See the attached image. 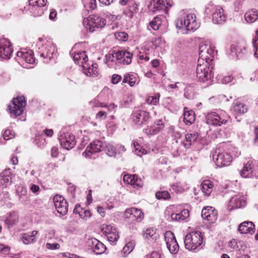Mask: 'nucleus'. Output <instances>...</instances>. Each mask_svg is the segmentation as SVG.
<instances>
[{"mask_svg": "<svg viewBox=\"0 0 258 258\" xmlns=\"http://www.w3.org/2000/svg\"><path fill=\"white\" fill-rule=\"evenodd\" d=\"M213 160L219 167L227 166L230 164L232 161V158L228 153L224 151H215V154L213 156Z\"/></svg>", "mask_w": 258, "mask_h": 258, "instance_id": "obj_11", "label": "nucleus"}, {"mask_svg": "<svg viewBox=\"0 0 258 258\" xmlns=\"http://www.w3.org/2000/svg\"><path fill=\"white\" fill-rule=\"evenodd\" d=\"M116 56L117 51H115L109 52L105 55V63L109 68L117 69L121 67L119 59Z\"/></svg>", "mask_w": 258, "mask_h": 258, "instance_id": "obj_23", "label": "nucleus"}, {"mask_svg": "<svg viewBox=\"0 0 258 258\" xmlns=\"http://www.w3.org/2000/svg\"><path fill=\"white\" fill-rule=\"evenodd\" d=\"M245 20L248 23H252L258 19V11L256 9L248 10L245 14Z\"/></svg>", "mask_w": 258, "mask_h": 258, "instance_id": "obj_40", "label": "nucleus"}, {"mask_svg": "<svg viewBox=\"0 0 258 258\" xmlns=\"http://www.w3.org/2000/svg\"><path fill=\"white\" fill-rule=\"evenodd\" d=\"M140 80L138 75L134 73H127L124 75L122 83H128L131 87L139 83Z\"/></svg>", "mask_w": 258, "mask_h": 258, "instance_id": "obj_36", "label": "nucleus"}, {"mask_svg": "<svg viewBox=\"0 0 258 258\" xmlns=\"http://www.w3.org/2000/svg\"><path fill=\"white\" fill-rule=\"evenodd\" d=\"M224 11L220 6L214 5L212 3H209L205 8V14L207 16H212L214 23L218 24L225 20V15Z\"/></svg>", "mask_w": 258, "mask_h": 258, "instance_id": "obj_5", "label": "nucleus"}, {"mask_svg": "<svg viewBox=\"0 0 258 258\" xmlns=\"http://www.w3.org/2000/svg\"><path fill=\"white\" fill-rule=\"evenodd\" d=\"M246 204V198L240 193L232 196L228 203V208L230 210L243 208Z\"/></svg>", "mask_w": 258, "mask_h": 258, "instance_id": "obj_16", "label": "nucleus"}, {"mask_svg": "<svg viewBox=\"0 0 258 258\" xmlns=\"http://www.w3.org/2000/svg\"><path fill=\"white\" fill-rule=\"evenodd\" d=\"M247 107L243 103L238 101H235L233 103V111L236 114L241 115L246 112Z\"/></svg>", "mask_w": 258, "mask_h": 258, "instance_id": "obj_39", "label": "nucleus"}, {"mask_svg": "<svg viewBox=\"0 0 258 258\" xmlns=\"http://www.w3.org/2000/svg\"><path fill=\"white\" fill-rule=\"evenodd\" d=\"M164 239L167 247L172 254H176L179 250V245L174 234L171 231H166L164 234Z\"/></svg>", "mask_w": 258, "mask_h": 258, "instance_id": "obj_14", "label": "nucleus"}, {"mask_svg": "<svg viewBox=\"0 0 258 258\" xmlns=\"http://www.w3.org/2000/svg\"><path fill=\"white\" fill-rule=\"evenodd\" d=\"M102 145L103 144L101 141L95 140L87 146L86 150L82 153V155L85 158H90L92 155L101 151Z\"/></svg>", "mask_w": 258, "mask_h": 258, "instance_id": "obj_17", "label": "nucleus"}, {"mask_svg": "<svg viewBox=\"0 0 258 258\" xmlns=\"http://www.w3.org/2000/svg\"><path fill=\"white\" fill-rule=\"evenodd\" d=\"M92 214L90 210H84L82 211L81 214H80V217L83 219L87 220V219L91 217Z\"/></svg>", "mask_w": 258, "mask_h": 258, "instance_id": "obj_60", "label": "nucleus"}, {"mask_svg": "<svg viewBox=\"0 0 258 258\" xmlns=\"http://www.w3.org/2000/svg\"><path fill=\"white\" fill-rule=\"evenodd\" d=\"M73 59L76 64L82 66V68L88 62V58L85 51L75 53L73 56Z\"/></svg>", "mask_w": 258, "mask_h": 258, "instance_id": "obj_34", "label": "nucleus"}, {"mask_svg": "<svg viewBox=\"0 0 258 258\" xmlns=\"http://www.w3.org/2000/svg\"><path fill=\"white\" fill-rule=\"evenodd\" d=\"M189 216L188 211L186 209H184L179 213H173L171 214L170 218L172 221H181L188 218Z\"/></svg>", "mask_w": 258, "mask_h": 258, "instance_id": "obj_38", "label": "nucleus"}, {"mask_svg": "<svg viewBox=\"0 0 258 258\" xmlns=\"http://www.w3.org/2000/svg\"><path fill=\"white\" fill-rule=\"evenodd\" d=\"M15 59L20 63L24 61L27 63L33 64L35 61L32 51H19Z\"/></svg>", "mask_w": 258, "mask_h": 258, "instance_id": "obj_21", "label": "nucleus"}, {"mask_svg": "<svg viewBox=\"0 0 258 258\" xmlns=\"http://www.w3.org/2000/svg\"><path fill=\"white\" fill-rule=\"evenodd\" d=\"M160 95L159 93H156L153 96L148 97L146 101L149 104L152 105H156L158 104Z\"/></svg>", "mask_w": 258, "mask_h": 258, "instance_id": "obj_47", "label": "nucleus"}, {"mask_svg": "<svg viewBox=\"0 0 258 258\" xmlns=\"http://www.w3.org/2000/svg\"><path fill=\"white\" fill-rule=\"evenodd\" d=\"M199 136L198 133H197L185 134L183 137L184 139L182 141L183 146L186 149L190 148L191 145L197 142Z\"/></svg>", "mask_w": 258, "mask_h": 258, "instance_id": "obj_29", "label": "nucleus"}, {"mask_svg": "<svg viewBox=\"0 0 258 258\" xmlns=\"http://www.w3.org/2000/svg\"><path fill=\"white\" fill-rule=\"evenodd\" d=\"M0 178L2 182L5 184V186L10 185L12 183V173L10 170L7 169L4 171L0 174Z\"/></svg>", "mask_w": 258, "mask_h": 258, "instance_id": "obj_42", "label": "nucleus"}, {"mask_svg": "<svg viewBox=\"0 0 258 258\" xmlns=\"http://www.w3.org/2000/svg\"><path fill=\"white\" fill-rule=\"evenodd\" d=\"M101 230L104 234L107 236L110 233L116 230V228L110 224H103L101 226Z\"/></svg>", "mask_w": 258, "mask_h": 258, "instance_id": "obj_49", "label": "nucleus"}, {"mask_svg": "<svg viewBox=\"0 0 258 258\" xmlns=\"http://www.w3.org/2000/svg\"><path fill=\"white\" fill-rule=\"evenodd\" d=\"M214 46L210 43L202 44L199 47V58L198 62L212 64L214 57Z\"/></svg>", "mask_w": 258, "mask_h": 258, "instance_id": "obj_4", "label": "nucleus"}, {"mask_svg": "<svg viewBox=\"0 0 258 258\" xmlns=\"http://www.w3.org/2000/svg\"><path fill=\"white\" fill-rule=\"evenodd\" d=\"M14 137V132L10 130H7L3 134V138L5 140H8Z\"/></svg>", "mask_w": 258, "mask_h": 258, "instance_id": "obj_56", "label": "nucleus"}, {"mask_svg": "<svg viewBox=\"0 0 258 258\" xmlns=\"http://www.w3.org/2000/svg\"><path fill=\"white\" fill-rule=\"evenodd\" d=\"M17 193L20 199L25 196L27 193L26 187L24 186H19L17 188Z\"/></svg>", "mask_w": 258, "mask_h": 258, "instance_id": "obj_54", "label": "nucleus"}, {"mask_svg": "<svg viewBox=\"0 0 258 258\" xmlns=\"http://www.w3.org/2000/svg\"><path fill=\"white\" fill-rule=\"evenodd\" d=\"M106 19L96 15H91L83 20V25L90 32L100 30L106 25Z\"/></svg>", "mask_w": 258, "mask_h": 258, "instance_id": "obj_2", "label": "nucleus"}, {"mask_svg": "<svg viewBox=\"0 0 258 258\" xmlns=\"http://www.w3.org/2000/svg\"><path fill=\"white\" fill-rule=\"evenodd\" d=\"M55 51L54 44L51 41H46L44 44L39 46L38 53L44 59L43 61L47 63L52 58Z\"/></svg>", "mask_w": 258, "mask_h": 258, "instance_id": "obj_10", "label": "nucleus"}, {"mask_svg": "<svg viewBox=\"0 0 258 258\" xmlns=\"http://www.w3.org/2000/svg\"><path fill=\"white\" fill-rule=\"evenodd\" d=\"M13 51V46L10 40L6 38H0V59H9Z\"/></svg>", "mask_w": 258, "mask_h": 258, "instance_id": "obj_12", "label": "nucleus"}, {"mask_svg": "<svg viewBox=\"0 0 258 258\" xmlns=\"http://www.w3.org/2000/svg\"><path fill=\"white\" fill-rule=\"evenodd\" d=\"M38 233V232L36 230L21 233L20 234V239L24 244L28 245L34 243L37 241L36 235Z\"/></svg>", "mask_w": 258, "mask_h": 258, "instance_id": "obj_25", "label": "nucleus"}, {"mask_svg": "<svg viewBox=\"0 0 258 258\" xmlns=\"http://www.w3.org/2000/svg\"><path fill=\"white\" fill-rule=\"evenodd\" d=\"M107 112L104 110L99 111L96 115V118L98 120H103L106 118Z\"/></svg>", "mask_w": 258, "mask_h": 258, "instance_id": "obj_61", "label": "nucleus"}, {"mask_svg": "<svg viewBox=\"0 0 258 258\" xmlns=\"http://www.w3.org/2000/svg\"><path fill=\"white\" fill-rule=\"evenodd\" d=\"M185 247L188 250H195L203 242V235L199 231H192L187 234L184 238Z\"/></svg>", "mask_w": 258, "mask_h": 258, "instance_id": "obj_7", "label": "nucleus"}, {"mask_svg": "<svg viewBox=\"0 0 258 258\" xmlns=\"http://www.w3.org/2000/svg\"><path fill=\"white\" fill-rule=\"evenodd\" d=\"M128 7L123 11L124 15L131 19L136 14L138 10V5L134 0H130Z\"/></svg>", "mask_w": 258, "mask_h": 258, "instance_id": "obj_32", "label": "nucleus"}, {"mask_svg": "<svg viewBox=\"0 0 258 258\" xmlns=\"http://www.w3.org/2000/svg\"><path fill=\"white\" fill-rule=\"evenodd\" d=\"M233 80V77L230 75L225 76H219V80L224 84H227L231 82Z\"/></svg>", "mask_w": 258, "mask_h": 258, "instance_id": "obj_55", "label": "nucleus"}, {"mask_svg": "<svg viewBox=\"0 0 258 258\" xmlns=\"http://www.w3.org/2000/svg\"><path fill=\"white\" fill-rule=\"evenodd\" d=\"M195 114L192 110L184 111L183 114V121L187 125H190L195 120Z\"/></svg>", "mask_w": 258, "mask_h": 258, "instance_id": "obj_44", "label": "nucleus"}, {"mask_svg": "<svg viewBox=\"0 0 258 258\" xmlns=\"http://www.w3.org/2000/svg\"><path fill=\"white\" fill-rule=\"evenodd\" d=\"M201 216L204 220L213 223L218 218V212L212 207H207L203 209L201 212Z\"/></svg>", "mask_w": 258, "mask_h": 258, "instance_id": "obj_22", "label": "nucleus"}, {"mask_svg": "<svg viewBox=\"0 0 258 258\" xmlns=\"http://www.w3.org/2000/svg\"><path fill=\"white\" fill-rule=\"evenodd\" d=\"M103 103L100 102L98 101L97 99H94L91 101L90 102V105L92 108H95V107H103L104 106Z\"/></svg>", "mask_w": 258, "mask_h": 258, "instance_id": "obj_59", "label": "nucleus"}, {"mask_svg": "<svg viewBox=\"0 0 258 258\" xmlns=\"http://www.w3.org/2000/svg\"><path fill=\"white\" fill-rule=\"evenodd\" d=\"M10 248L9 246L4 244H0V252L4 254H8L10 252Z\"/></svg>", "mask_w": 258, "mask_h": 258, "instance_id": "obj_64", "label": "nucleus"}, {"mask_svg": "<svg viewBox=\"0 0 258 258\" xmlns=\"http://www.w3.org/2000/svg\"><path fill=\"white\" fill-rule=\"evenodd\" d=\"M238 231L241 234L252 235L254 232V225L252 222L244 221L239 225Z\"/></svg>", "mask_w": 258, "mask_h": 258, "instance_id": "obj_31", "label": "nucleus"}, {"mask_svg": "<svg viewBox=\"0 0 258 258\" xmlns=\"http://www.w3.org/2000/svg\"><path fill=\"white\" fill-rule=\"evenodd\" d=\"M115 36L122 41H126L128 38V35L123 32H120L115 34Z\"/></svg>", "mask_w": 258, "mask_h": 258, "instance_id": "obj_63", "label": "nucleus"}, {"mask_svg": "<svg viewBox=\"0 0 258 258\" xmlns=\"http://www.w3.org/2000/svg\"><path fill=\"white\" fill-rule=\"evenodd\" d=\"M53 203L57 212L61 215H66L68 210V203L64 198L56 195L53 197Z\"/></svg>", "mask_w": 258, "mask_h": 258, "instance_id": "obj_18", "label": "nucleus"}, {"mask_svg": "<svg viewBox=\"0 0 258 258\" xmlns=\"http://www.w3.org/2000/svg\"><path fill=\"white\" fill-rule=\"evenodd\" d=\"M240 175L244 178L251 177L253 174L252 162L248 161L244 166L243 169L240 172Z\"/></svg>", "mask_w": 258, "mask_h": 258, "instance_id": "obj_35", "label": "nucleus"}, {"mask_svg": "<svg viewBox=\"0 0 258 258\" xmlns=\"http://www.w3.org/2000/svg\"><path fill=\"white\" fill-rule=\"evenodd\" d=\"M149 118L150 114L148 112L139 109L134 111L131 115L133 122L140 126L146 123Z\"/></svg>", "mask_w": 258, "mask_h": 258, "instance_id": "obj_15", "label": "nucleus"}, {"mask_svg": "<svg viewBox=\"0 0 258 258\" xmlns=\"http://www.w3.org/2000/svg\"><path fill=\"white\" fill-rule=\"evenodd\" d=\"M212 64L198 62L196 75L200 82H206L211 81L213 77Z\"/></svg>", "mask_w": 258, "mask_h": 258, "instance_id": "obj_3", "label": "nucleus"}, {"mask_svg": "<svg viewBox=\"0 0 258 258\" xmlns=\"http://www.w3.org/2000/svg\"><path fill=\"white\" fill-rule=\"evenodd\" d=\"M176 26L179 29L184 27L187 30L194 31L199 28V23L197 21L195 14L185 12L177 19Z\"/></svg>", "mask_w": 258, "mask_h": 258, "instance_id": "obj_1", "label": "nucleus"}, {"mask_svg": "<svg viewBox=\"0 0 258 258\" xmlns=\"http://www.w3.org/2000/svg\"><path fill=\"white\" fill-rule=\"evenodd\" d=\"M106 237L110 242H115L119 238L118 232L116 229Z\"/></svg>", "mask_w": 258, "mask_h": 258, "instance_id": "obj_52", "label": "nucleus"}, {"mask_svg": "<svg viewBox=\"0 0 258 258\" xmlns=\"http://www.w3.org/2000/svg\"><path fill=\"white\" fill-rule=\"evenodd\" d=\"M47 0H29V10L34 17L41 16L45 10Z\"/></svg>", "mask_w": 258, "mask_h": 258, "instance_id": "obj_13", "label": "nucleus"}, {"mask_svg": "<svg viewBox=\"0 0 258 258\" xmlns=\"http://www.w3.org/2000/svg\"><path fill=\"white\" fill-rule=\"evenodd\" d=\"M133 54L130 52L124 50L117 51V58L119 59L120 67L122 64L128 65L132 62Z\"/></svg>", "mask_w": 258, "mask_h": 258, "instance_id": "obj_26", "label": "nucleus"}, {"mask_svg": "<svg viewBox=\"0 0 258 258\" xmlns=\"http://www.w3.org/2000/svg\"><path fill=\"white\" fill-rule=\"evenodd\" d=\"M230 117L225 111L219 112H211L206 116V121L207 124L214 126H221L225 124Z\"/></svg>", "mask_w": 258, "mask_h": 258, "instance_id": "obj_6", "label": "nucleus"}, {"mask_svg": "<svg viewBox=\"0 0 258 258\" xmlns=\"http://www.w3.org/2000/svg\"><path fill=\"white\" fill-rule=\"evenodd\" d=\"M230 51L233 57H241L246 51V46L244 44H233L230 46Z\"/></svg>", "mask_w": 258, "mask_h": 258, "instance_id": "obj_27", "label": "nucleus"}, {"mask_svg": "<svg viewBox=\"0 0 258 258\" xmlns=\"http://www.w3.org/2000/svg\"><path fill=\"white\" fill-rule=\"evenodd\" d=\"M143 237L145 239L156 240L157 238V235L156 231L153 228H148L143 232Z\"/></svg>", "mask_w": 258, "mask_h": 258, "instance_id": "obj_45", "label": "nucleus"}, {"mask_svg": "<svg viewBox=\"0 0 258 258\" xmlns=\"http://www.w3.org/2000/svg\"><path fill=\"white\" fill-rule=\"evenodd\" d=\"M103 107H105L110 112H115L117 106L114 103H110L108 105L104 104Z\"/></svg>", "mask_w": 258, "mask_h": 258, "instance_id": "obj_57", "label": "nucleus"}, {"mask_svg": "<svg viewBox=\"0 0 258 258\" xmlns=\"http://www.w3.org/2000/svg\"><path fill=\"white\" fill-rule=\"evenodd\" d=\"M115 150L116 151V155H121L123 153H124L126 151V149L124 146L121 145H119V144L116 145L115 146Z\"/></svg>", "mask_w": 258, "mask_h": 258, "instance_id": "obj_62", "label": "nucleus"}, {"mask_svg": "<svg viewBox=\"0 0 258 258\" xmlns=\"http://www.w3.org/2000/svg\"><path fill=\"white\" fill-rule=\"evenodd\" d=\"M87 244L93 252L96 254H101L104 253L106 249L105 245L95 238H89Z\"/></svg>", "mask_w": 258, "mask_h": 258, "instance_id": "obj_19", "label": "nucleus"}, {"mask_svg": "<svg viewBox=\"0 0 258 258\" xmlns=\"http://www.w3.org/2000/svg\"><path fill=\"white\" fill-rule=\"evenodd\" d=\"M162 16H156L149 23V27H151L154 30H157L161 25V18Z\"/></svg>", "mask_w": 258, "mask_h": 258, "instance_id": "obj_48", "label": "nucleus"}, {"mask_svg": "<svg viewBox=\"0 0 258 258\" xmlns=\"http://www.w3.org/2000/svg\"><path fill=\"white\" fill-rule=\"evenodd\" d=\"M165 126L162 119L156 120L153 126L148 127L144 130V132L148 136H153L158 134Z\"/></svg>", "mask_w": 258, "mask_h": 258, "instance_id": "obj_24", "label": "nucleus"}, {"mask_svg": "<svg viewBox=\"0 0 258 258\" xmlns=\"http://www.w3.org/2000/svg\"><path fill=\"white\" fill-rule=\"evenodd\" d=\"M162 253L160 251H153L150 255H146L147 258H162Z\"/></svg>", "mask_w": 258, "mask_h": 258, "instance_id": "obj_58", "label": "nucleus"}, {"mask_svg": "<svg viewBox=\"0 0 258 258\" xmlns=\"http://www.w3.org/2000/svg\"><path fill=\"white\" fill-rule=\"evenodd\" d=\"M58 139L61 146L68 150L74 148L76 144L75 136L65 130L60 132Z\"/></svg>", "mask_w": 258, "mask_h": 258, "instance_id": "obj_9", "label": "nucleus"}, {"mask_svg": "<svg viewBox=\"0 0 258 258\" xmlns=\"http://www.w3.org/2000/svg\"><path fill=\"white\" fill-rule=\"evenodd\" d=\"M154 8L158 10H163L167 13L168 9L173 5V3L170 0H154Z\"/></svg>", "mask_w": 258, "mask_h": 258, "instance_id": "obj_30", "label": "nucleus"}, {"mask_svg": "<svg viewBox=\"0 0 258 258\" xmlns=\"http://www.w3.org/2000/svg\"><path fill=\"white\" fill-rule=\"evenodd\" d=\"M106 154L109 157H115L116 156V151L115 146H113L111 144H107L104 149Z\"/></svg>", "mask_w": 258, "mask_h": 258, "instance_id": "obj_46", "label": "nucleus"}, {"mask_svg": "<svg viewBox=\"0 0 258 258\" xmlns=\"http://www.w3.org/2000/svg\"><path fill=\"white\" fill-rule=\"evenodd\" d=\"M26 105V102L23 96L14 98L8 107L11 116L16 117L21 115L24 111Z\"/></svg>", "mask_w": 258, "mask_h": 258, "instance_id": "obj_8", "label": "nucleus"}, {"mask_svg": "<svg viewBox=\"0 0 258 258\" xmlns=\"http://www.w3.org/2000/svg\"><path fill=\"white\" fill-rule=\"evenodd\" d=\"M136 242L134 240H132L127 243L123 247L122 250L120 251V254L122 257H125L130 254L134 249Z\"/></svg>", "mask_w": 258, "mask_h": 258, "instance_id": "obj_43", "label": "nucleus"}, {"mask_svg": "<svg viewBox=\"0 0 258 258\" xmlns=\"http://www.w3.org/2000/svg\"><path fill=\"white\" fill-rule=\"evenodd\" d=\"M252 43L254 48V54L258 58V31L256 32V35L252 40Z\"/></svg>", "mask_w": 258, "mask_h": 258, "instance_id": "obj_53", "label": "nucleus"}, {"mask_svg": "<svg viewBox=\"0 0 258 258\" xmlns=\"http://www.w3.org/2000/svg\"><path fill=\"white\" fill-rule=\"evenodd\" d=\"M155 195L156 198L159 200H168L171 198L170 193L166 190L158 191Z\"/></svg>", "mask_w": 258, "mask_h": 258, "instance_id": "obj_50", "label": "nucleus"}, {"mask_svg": "<svg viewBox=\"0 0 258 258\" xmlns=\"http://www.w3.org/2000/svg\"><path fill=\"white\" fill-rule=\"evenodd\" d=\"M18 215L15 212L10 213L6 218L5 223L8 228L16 225L18 222Z\"/></svg>", "mask_w": 258, "mask_h": 258, "instance_id": "obj_37", "label": "nucleus"}, {"mask_svg": "<svg viewBox=\"0 0 258 258\" xmlns=\"http://www.w3.org/2000/svg\"><path fill=\"white\" fill-rule=\"evenodd\" d=\"M123 179L125 182L135 187H141L143 185L142 180L136 174H126L124 175Z\"/></svg>", "mask_w": 258, "mask_h": 258, "instance_id": "obj_33", "label": "nucleus"}, {"mask_svg": "<svg viewBox=\"0 0 258 258\" xmlns=\"http://www.w3.org/2000/svg\"><path fill=\"white\" fill-rule=\"evenodd\" d=\"M125 215L126 218L137 222L142 221L144 218L143 212L140 209L134 207L126 209Z\"/></svg>", "mask_w": 258, "mask_h": 258, "instance_id": "obj_20", "label": "nucleus"}, {"mask_svg": "<svg viewBox=\"0 0 258 258\" xmlns=\"http://www.w3.org/2000/svg\"><path fill=\"white\" fill-rule=\"evenodd\" d=\"M98 64L96 63L88 62L83 66V70L84 73L87 76L95 77L98 75Z\"/></svg>", "mask_w": 258, "mask_h": 258, "instance_id": "obj_28", "label": "nucleus"}, {"mask_svg": "<svg viewBox=\"0 0 258 258\" xmlns=\"http://www.w3.org/2000/svg\"><path fill=\"white\" fill-rule=\"evenodd\" d=\"M134 146L135 148V153L139 156H141L142 154H147V151L143 148L137 142H134Z\"/></svg>", "mask_w": 258, "mask_h": 258, "instance_id": "obj_51", "label": "nucleus"}, {"mask_svg": "<svg viewBox=\"0 0 258 258\" xmlns=\"http://www.w3.org/2000/svg\"><path fill=\"white\" fill-rule=\"evenodd\" d=\"M213 184L210 180H206L201 184L202 190L205 196H209L213 191Z\"/></svg>", "mask_w": 258, "mask_h": 258, "instance_id": "obj_41", "label": "nucleus"}]
</instances>
